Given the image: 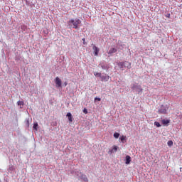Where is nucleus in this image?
<instances>
[{"mask_svg":"<svg viewBox=\"0 0 182 182\" xmlns=\"http://www.w3.org/2000/svg\"><path fill=\"white\" fill-rule=\"evenodd\" d=\"M80 23H82V21L79 18H72L68 22V26H73L74 29H77V28H79Z\"/></svg>","mask_w":182,"mask_h":182,"instance_id":"nucleus-1","label":"nucleus"},{"mask_svg":"<svg viewBox=\"0 0 182 182\" xmlns=\"http://www.w3.org/2000/svg\"><path fill=\"white\" fill-rule=\"evenodd\" d=\"M119 68L120 69H123L124 68H127V69H130L132 68V63L129 62H119L118 63Z\"/></svg>","mask_w":182,"mask_h":182,"instance_id":"nucleus-2","label":"nucleus"},{"mask_svg":"<svg viewBox=\"0 0 182 182\" xmlns=\"http://www.w3.org/2000/svg\"><path fill=\"white\" fill-rule=\"evenodd\" d=\"M159 114H167V108L166 107H161V108L159 109Z\"/></svg>","mask_w":182,"mask_h":182,"instance_id":"nucleus-3","label":"nucleus"},{"mask_svg":"<svg viewBox=\"0 0 182 182\" xmlns=\"http://www.w3.org/2000/svg\"><path fill=\"white\" fill-rule=\"evenodd\" d=\"M118 149H119V146L114 145L112 146V149L108 151V154H113V153H116Z\"/></svg>","mask_w":182,"mask_h":182,"instance_id":"nucleus-4","label":"nucleus"},{"mask_svg":"<svg viewBox=\"0 0 182 182\" xmlns=\"http://www.w3.org/2000/svg\"><path fill=\"white\" fill-rule=\"evenodd\" d=\"M92 49L94 50V55L95 56H97L99 55V48L96 47V46L93 45L92 46Z\"/></svg>","mask_w":182,"mask_h":182,"instance_id":"nucleus-5","label":"nucleus"},{"mask_svg":"<svg viewBox=\"0 0 182 182\" xmlns=\"http://www.w3.org/2000/svg\"><path fill=\"white\" fill-rule=\"evenodd\" d=\"M101 82H108L110 77L109 75H101Z\"/></svg>","mask_w":182,"mask_h":182,"instance_id":"nucleus-6","label":"nucleus"},{"mask_svg":"<svg viewBox=\"0 0 182 182\" xmlns=\"http://www.w3.org/2000/svg\"><path fill=\"white\" fill-rule=\"evenodd\" d=\"M55 85H57L58 87H60V86H62V80L59 79V77H55Z\"/></svg>","mask_w":182,"mask_h":182,"instance_id":"nucleus-7","label":"nucleus"},{"mask_svg":"<svg viewBox=\"0 0 182 182\" xmlns=\"http://www.w3.org/2000/svg\"><path fill=\"white\" fill-rule=\"evenodd\" d=\"M117 52V48L112 47L108 51V55H112V53H116Z\"/></svg>","mask_w":182,"mask_h":182,"instance_id":"nucleus-8","label":"nucleus"},{"mask_svg":"<svg viewBox=\"0 0 182 182\" xmlns=\"http://www.w3.org/2000/svg\"><path fill=\"white\" fill-rule=\"evenodd\" d=\"M125 160H126V161H125L126 164H130V161H132V157H130V156L127 155L126 156Z\"/></svg>","mask_w":182,"mask_h":182,"instance_id":"nucleus-9","label":"nucleus"},{"mask_svg":"<svg viewBox=\"0 0 182 182\" xmlns=\"http://www.w3.org/2000/svg\"><path fill=\"white\" fill-rule=\"evenodd\" d=\"M67 117L68 118V120L70 123H72V122H73V119H72V114L70 112H68L67 113Z\"/></svg>","mask_w":182,"mask_h":182,"instance_id":"nucleus-10","label":"nucleus"},{"mask_svg":"<svg viewBox=\"0 0 182 182\" xmlns=\"http://www.w3.org/2000/svg\"><path fill=\"white\" fill-rule=\"evenodd\" d=\"M170 123L169 119H162V124H168Z\"/></svg>","mask_w":182,"mask_h":182,"instance_id":"nucleus-11","label":"nucleus"},{"mask_svg":"<svg viewBox=\"0 0 182 182\" xmlns=\"http://www.w3.org/2000/svg\"><path fill=\"white\" fill-rule=\"evenodd\" d=\"M119 140L122 141V143H124V140H126V136H121L119 137Z\"/></svg>","mask_w":182,"mask_h":182,"instance_id":"nucleus-12","label":"nucleus"},{"mask_svg":"<svg viewBox=\"0 0 182 182\" xmlns=\"http://www.w3.org/2000/svg\"><path fill=\"white\" fill-rule=\"evenodd\" d=\"M139 87H140V86L136 85L135 84H134L132 87V90H136V89H139Z\"/></svg>","mask_w":182,"mask_h":182,"instance_id":"nucleus-13","label":"nucleus"},{"mask_svg":"<svg viewBox=\"0 0 182 182\" xmlns=\"http://www.w3.org/2000/svg\"><path fill=\"white\" fill-rule=\"evenodd\" d=\"M17 105H18V106H23V105H25V103L23 102V101H18Z\"/></svg>","mask_w":182,"mask_h":182,"instance_id":"nucleus-14","label":"nucleus"},{"mask_svg":"<svg viewBox=\"0 0 182 182\" xmlns=\"http://www.w3.org/2000/svg\"><path fill=\"white\" fill-rule=\"evenodd\" d=\"M119 136H120V134H119L117 132L114 133V137L115 139H119Z\"/></svg>","mask_w":182,"mask_h":182,"instance_id":"nucleus-15","label":"nucleus"},{"mask_svg":"<svg viewBox=\"0 0 182 182\" xmlns=\"http://www.w3.org/2000/svg\"><path fill=\"white\" fill-rule=\"evenodd\" d=\"M94 75L97 77H102V73H94Z\"/></svg>","mask_w":182,"mask_h":182,"instance_id":"nucleus-16","label":"nucleus"},{"mask_svg":"<svg viewBox=\"0 0 182 182\" xmlns=\"http://www.w3.org/2000/svg\"><path fill=\"white\" fill-rule=\"evenodd\" d=\"M38 123H37V122L35 123V124H33V129L34 130H38Z\"/></svg>","mask_w":182,"mask_h":182,"instance_id":"nucleus-17","label":"nucleus"},{"mask_svg":"<svg viewBox=\"0 0 182 182\" xmlns=\"http://www.w3.org/2000/svg\"><path fill=\"white\" fill-rule=\"evenodd\" d=\"M82 178L84 180V181H85V182H87V181H89V180L87 179V178L86 177V176H85V175H82Z\"/></svg>","mask_w":182,"mask_h":182,"instance_id":"nucleus-18","label":"nucleus"},{"mask_svg":"<svg viewBox=\"0 0 182 182\" xmlns=\"http://www.w3.org/2000/svg\"><path fill=\"white\" fill-rule=\"evenodd\" d=\"M154 125L156 126V127H161V125L160 124V122H155Z\"/></svg>","mask_w":182,"mask_h":182,"instance_id":"nucleus-19","label":"nucleus"},{"mask_svg":"<svg viewBox=\"0 0 182 182\" xmlns=\"http://www.w3.org/2000/svg\"><path fill=\"white\" fill-rule=\"evenodd\" d=\"M167 144H168V146H169V147H171V146H173V141H168V142H167Z\"/></svg>","mask_w":182,"mask_h":182,"instance_id":"nucleus-20","label":"nucleus"},{"mask_svg":"<svg viewBox=\"0 0 182 182\" xmlns=\"http://www.w3.org/2000/svg\"><path fill=\"white\" fill-rule=\"evenodd\" d=\"M83 112L85 113V114H87V109L86 108L84 109Z\"/></svg>","mask_w":182,"mask_h":182,"instance_id":"nucleus-21","label":"nucleus"},{"mask_svg":"<svg viewBox=\"0 0 182 182\" xmlns=\"http://www.w3.org/2000/svg\"><path fill=\"white\" fill-rule=\"evenodd\" d=\"M83 41V45H86V39L85 38H82Z\"/></svg>","mask_w":182,"mask_h":182,"instance_id":"nucleus-22","label":"nucleus"},{"mask_svg":"<svg viewBox=\"0 0 182 182\" xmlns=\"http://www.w3.org/2000/svg\"><path fill=\"white\" fill-rule=\"evenodd\" d=\"M95 100H98V102H100L101 99L96 97V98L95 99Z\"/></svg>","mask_w":182,"mask_h":182,"instance_id":"nucleus-23","label":"nucleus"},{"mask_svg":"<svg viewBox=\"0 0 182 182\" xmlns=\"http://www.w3.org/2000/svg\"><path fill=\"white\" fill-rule=\"evenodd\" d=\"M27 127H29V120L27 121Z\"/></svg>","mask_w":182,"mask_h":182,"instance_id":"nucleus-24","label":"nucleus"}]
</instances>
